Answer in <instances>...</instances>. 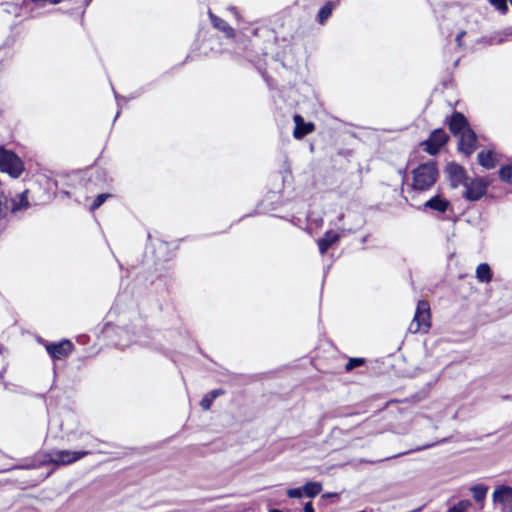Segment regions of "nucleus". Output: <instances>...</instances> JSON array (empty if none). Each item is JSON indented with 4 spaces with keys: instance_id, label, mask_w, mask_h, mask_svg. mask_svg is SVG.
I'll use <instances>...</instances> for the list:
<instances>
[{
    "instance_id": "nucleus-15",
    "label": "nucleus",
    "mask_w": 512,
    "mask_h": 512,
    "mask_svg": "<svg viewBox=\"0 0 512 512\" xmlns=\"http://www.w3.org/2000/svg\"><path fill=\"white\" fill-rule=\"evenodd\" d=\"M209 15H210L212 25L215 28L223 31L227 37L234 36V29L231 26H229L223 19L213 15L212 13H210Z\"/></svg>"
},
{
    "instance_id": "nucleus-16",
    "label": "nucleus",
    "mask_w": 512,
    "mask_h": 512,
    "mask_svg": "<svg viewBox=\"0 0 512 512\" xmlns=\"http://www.w3.org/2000/svg\"><path fill=\"white\" fill-rule=\"evenodd\" d=\"M224 394L222 389H215L207 393L201 400L200 406L203 410L207 411L211 408L213 401Z\"/></svg>"
},
{
    "instance_id": "nucleus-9",
    "label": "nucleus",
    "mask_w": 512,
    "mask_h": 512,
    "mask_svg": "<svg viewBox=\"0 0 512 512\" xmlns=\"http://www.w3.org/2000/svg\"><path fill=\"white\" fill-rule=\"evenodd\" d=\"M294 122L295 129L293 131V136L296 139H301L314 130V124L304 123L303 118L300 115L294 116Z\"/></svg>"
},
{
    "instance_id": "nucleus-2",
    "label": "nucleus",
    "mask_w": 512,
    "mask_h": 512,
    "mask_svg": "<svg viewBox=\"0 0 512 512\" xmlns=\"http://www.w3.org/2000/svg\"><path fill=\"white\" fill-rule=\"evenodd\" d=\"M90 451H72L54 449L46 454L45 463L54 464L56 466H67L73 464L85 456L89 455Z\"/></svg>"
},
{
    "instance_id": "nucleus-23",
    "label": "nucleus",
    "mask_w": 512,
    "mask_h": 512,
    "mask_svg": "<svg viewBox=\"0 0 512 512\" xmlns=\"http://www.w3.org/2000/svg\"><path fill=\"white\" fill-rule=\"evenodd\" d=\"M472 506L471 501L461 500L448 509L447 512H467Z\"/></svg>"
},
{
    "instance_id": "nucleus-24",
    "label": "nucleus",
    "mask_w": 512,
    "mask_h": 512,
    "mask_svg": "<svg viewBox=\"0 0 512 512\" xmlns=\"http://www.w3.org/2000/svg\"><path fill=\"white\" fill-rule=\"evenodd\" d=\"M499 176L504 182L512 184V164L502 167Z\"/></svg>"
},
{
    "instance_id": "nucleus-32",
    "label": "nucleus",
    "mask_w": 512,
    "mask_h": 512,
    "mask_svg": "<svg viewBox=\"0 0 512 512\" xmlns=\"http://www.w3.org/2000/svg\"><path fill=\"white\" fill-rule=\"evenodd\" d=\"M304 512H315L311 502H307L303 508Z\"/></svg>"
},
{
    "instance_id": "nucleus-25",
    "label": "nucleus",
    "mask_w": 512,
    "mask_h": 512,
    "mask_svg": "<svg viewBox=\"0 0 512 512\" xmlns=\"http://www.w3.org/2000/svg\"><path fill=\"white\" fill-rule=\"evenodd\" d=\"M500 13L506 14L508 11L507 0H488Z\"/></svg>"
},
{
    "instance_id": "nucleus-35",
    "label": "nucleus",
    "mask_w": 512,
    "mask_h": 512,
    "mask_svg": "<svg viewBox=\"0 0 512 512\" xmlns=\"http://www.w3.org/2000/svg\"><path fill=\"white\" fill-rule=\"evenodd\" d=\"M429 447H431V445H425V446L423 447V449H425V448H429Z\"/></svg>"
},
{
    "instance_id": "nucleus-27",
    "label": "nucleus",
    "mask_w": 512,
    "mask_h": 512,
    "mask_svg": "<svg viewBox=\"0 0 512 512\" xmlns=\"http://www.w3.org/2000/svg\"><path fill=\"white\" fill-rule=\"evenodd\" d=\"M8 211V200L7 197L0 192V220L4 218Z\"/></svg>"
},
{
    "instance_id": "nucleus-26",
    "label": "nucleus",
    "mask_w": 512,
    "mask_h": 512,
    "mask_svg": "<svg viewBox=\"0 0 512 512\" xmlns=\"http://www.w3.org/2000/svg\"><path fill=\"white\" fill-rule=\"evenodd\" d=\"M109 197H111V194L108 193L98 195L91 205V211L98 209Z\"/></svg>"
},
{
    "instance_id": "nucleus-34",
    "label": "nucleus",
    "mask_w": 512,
    "mask_h": 512,
    "mask_svg": "<svg viewBox=\"0 0 512 512\" xmlns=\"http://www.w3.org/2000/svg\"><path fill=\"white\" fill-rule=\"evenodd\" d=\"M343 217H344V215H343V214H341V215L339 216V221H342Z\"/></svg>"
},
{
    "instance_id": "nucleus-13",
    "label": "nucleus",
    "mask_w": 512,
    "mask_h": 512,
    "mask_svg": "<svg viewBox=\"0 0 512 512\" xmlns=\"http://www.w3.org/2000/svg\"><path fill=\"white\" fill-rule=\"evenodd\" d=\"M494 502L507 505L512 502V488L509 486L497 487L493 493Z\"/></svg>"
},
{
    "instance_id": "nucleus-19",
    "label": "nucleus",
    "mask_w": 512,
    "mask_h": 512,
    "mask_svg": "<svg viewBox=\"0 0 512 512\" xmlns=\"http://www.w3.org/2000/svg\"><path fill=\"white\" fill-rule=\"evenodd\" d=\"M322 490V485L318 482H307L304 486H303V492H304V495H306L307 497H315L316 495H318Z\"/></svg>"
},
{
    "instance_id": "nucleus-7",
    "label": "nucleus",
    "mask_w": 512,
    "mask_h": 512,
    "mask_svg": "<svg viewBox=\"0 0 512 512\" xmlns=\"http://www.w3.org/2000/svg\"><path fill=\"white\" fill-rule=\"evenodd\" d=\"M73 348V344L69 340H62L59 343L48 344L46 350L49 355L56 360H60L68 356Z\"/></svg>"
},
{
    "instance_id": "nucleus-20",
    "label": "nucleus",
    "mask_w": 512,
    "mask_h": 512,
    "mask_svg": "<svg viewBox=\"0 0 512 512\" xmlns=\"http://www.w3.org/2000/svg\"><path fill=\"white\" fill-rule=\"evenodd\" d=\"M470 490L472 492L473 498L477 502H482L486 498L488 487L484 485H474Z\"/></svg>"
},
{
    "instance_id": "nucleus-33",
    "label": "nucleus",
    "mask_w": 512,
    "mask_h": 512,
    "mask_svg": "<svg viewBox=\"0 0 512 512\" xmlns=\"http://www.w3.org/2000/svg\"><path fill=\"white\" fill-rule=\"evenodd\" d=\"M269 512H283V511L278 510V509H271Z\"/></svg>"
},
{
    "instance_id": "nucleus-10",
    "label": "nucleus",
    "mask_w": 512,
    "mask_h": 512,
    "mask_svg": "<svg viewBox=\"0 0 512 512\" xmlns=\"http://www.w3.org/2000/svg\"><path fill=\"white\" fill-rule=\"evenodd\" d=\"M450 203L440 195H436L426 201L423 205L424 209H431L439 213H444L449 208Z\"/></svg>"
},
{
    "instance_id": "nucleus-8",
    "label": "nucleus",
    "mask_w": 512,
    "mask_h": 512,
    "mask_svg": "<svg viewBox=\"0 0 512 512\" xmlns=\"http://www.w3.org/2000/svg\"><path fill=\"white\" fill-rule=\"evenodd\" d=\"M476 134L471 129H466L461 133L458 148L465 155H471L476 147Z\"/></svg>"
},
{
    "instance_id": "nucleus-30",
    "label": "nucleus",
    "mask_w": 512,
    "mask_h": 512,
    "mask_svg": "<svg viewBox=\"0 0 512 512\" xmlns=\"http://www.w3.org/2000/svg\"><path fill=\"white\" fill-rule=\"evenodd\" d=\"M32 2L44 6L45 4H59L62 0H31Z\"/></svg>"
},
{
    "instance_id": "nucleus-17",
    "label": "nucleus",
    "mask_w": 512,
    "mask_h": 512,
    "mask_svg": "<svg viewBox=\"0 0 512 512\" xmlns=\"http://www.w3.org/2000/svg\"><path fill=\"white\" fill-rule=\"evenodd\" d=\"M28 190L23 191L18 195L17 198L12 200V212H17L23 209H27L29 207V202L27 199Z\"/></svg>"
},
{
    "instance_id": "nucleus-1",
    "label": "nucleus",
    "mask_w": 512,
    "mask_h": 512,
    "mask_svg": "<svg viewBox=\"0 0 512 512\" xmlns=\"http://www.w3.org/2000/svg\"><path fill=\"white\" fill-rule=\"evenodd\" d=\"M438 175L434 162L420 164L412 170V188L416 191H427L437 182Z\"/></svg>"
},
{
    "instance_id": "nucleus-21",
    "label": "nucleus",
    "mask_w": 512,
    "mask_h": 512,
    "mask_svg": "<svg viewBox=\"0 0 512 512\" xmlns=\"http://www.w3.org/2000/svg\"><path fill=\"white\" fill-rule=\"evenodd\" d=\"M448 171H449L450 175L452 176L454 182H461L462 179L464 178V170L462 167H460L458 165H455V164L449 165Z\"/></svg>"
},
{
    "instance_id": "nucleus-6",
    "label": "nucleus",
    "mask_w": 512,
    "mask_h": 512,
    "mask_svg": "<svg viewBox=\"0 0 512 512\" xmlns=\"http://www.w3.org/2000/svg\"><path fill=\"white\" fill-rule=\"evenodd\" d=\"M464 197L470 201L479 200L486 192L487 184L481 180H472L465 185Z\"/></svg>"
},
{
    "instance_id": "nucleus-28",
    "label": "nucleus",
    "mask_w": 512,
    "mask_h": 512,
    "mask_svg": "<svg viewBox=\"0 0 512 512\" xmlns=\"http://www.w3.org/2000/svg\"><path fill=\"white\" fill-rule=\"evenodd\" d=\"M303 495V488H291L287 490V496L290 498H301Z\"/></svg>"
},
{
    "instance_id": "nucleus-14",
    "label": "nucleus",
    "mask_w": 512,
    "mask_h": 512,
    "mask_svg": "<svg viewBox=\"0 0 512 512\" xmlns=\"http://www.w3.org/2000/svg\"><path fill=\"white\" fill-rule=\"evenodd\" d=\"M478 162L484 168L491 169L496 166L498 159H497L496 154L491 150L481 151L478 154Z\"/></svg>"
},
{
    "instance_id": "nucleus-3",
    "label": "nucleus",
    "mask_w": 512,
    "mask_h": 512,
    "mask_svg": "<svg viewBox=\"0 0 512 512\" xmlns=\"http://www.w3.org/2000/svg\"><path fill=\"white\" fill-rule=\"evenodd\" d=\"M431 326L430 306L427 301H419L416 307L415 315L410 323L409 331L412 333L427 332Z\"/></svg>"
},
{
    "instance_id": "nucleus-5",
    "label": "nucleus",
    "mask_w": 512,
    "mask_h": 512,
    "mask_svg": "<svg viewBox=\"0 0 512 512\" xmlns=\"http://www.w3.org/2000/svg\"><path fill=\"white\" fill-rule=\"evenodd\" d=\"M448 140V135L442 129H436L430 137L421 143L423 149L430 155L437 154Z\"/></svg>"
},
{
    "instance_id": "nucleus-4",
    "label": "nucleus",
    "mask_w": 512,
    "mask_h": 512,
    "mask_svg": "<svg viewBox=\"0 0 512 512\" xmlns=\"http://www.w3.org/2000/svg\"><path fill=\"white\" fill-rule=\"evenodd\" d=\"M21 159L13 152L0 147V170L17 178L23 171Z\"/></svg>"
},
{
    "instance_id": "nucleus-11",
    "label": "nucleus",
    "mask_w": 512,
    "mask_h": 512,
    "mask_svg": "<svg viewBox=\"0 0 512 512\" xmlns=\"http://www.w3.org/2000/svg\"><path fill=\"white\" fill-rule=\"evenodd\" d=\"M466 118L461 113H454L449 123V129L453 134L462 133L464 130L469 129Z\"/></svg>"
},
{
    "instance_id": "nucleus-31",
    "label": "nucleus",
    "mask_w": 512,
    "mask_h": 512,
    "mask_svg": "<svg viewBox=\"0 0 512 512\" xmlns=\"http://www.w3.org/2000/svg\"><path fill=\"white\" fill-rule=\"evenodd\" d=\"M465 34H466V32H465V31H461V32H459V33L457 34V36H456V42H457V44H458V46H459V47H461V46H462V38L464 37V35H465Z\"/></svg>"
},
{
    "instance_id": "nucleus-29",
    "label": "nucleus",
    "mask_w": 512,
    "mask_h": 512,
    "mask_svg": "<svg viewBox=\"0 0 512 512\" xmlns=\"http://www.w3.org/2000/svg\"><path fill=\"white\" fill-rule=\"evenodd\" d=\"M362 364H363V359H361V358L350 359V361L346 365V370L349 371V370L353 369L354 367L360 366Z\"/></svg>"
},
{
    "instance_id": "nucleus-18",
    "label": "nucleus",
    "mask_w": 512,
    "mask_h": 512,
    "mask_svg": "<svg viewBox=\"0 0 512 512\" xmlns=\"http://www.w3.org/2000/svg\"><path fill=\"white\" fill-rule=\"evenodd\" d=\"M476 278L483 283H488L492 279L490 266L486 263L478 265L476 269Z\"/></svg>"
},
{
    "instance_id": "nucleus-22",
    "label": "nucleus",
    "mask_w": 512,
    "mask_h": 512,
    "mask_svg": "<svg viewBox=\"0 0 512 512\" xmlns=\"http://www.w3.org/2000/svg\"><path fill=\"white\" fill-rule=\"evenodd\" d=\"M333 10V4L331 2L326 3L318 13L319 23L323 24L331 15Z\"/></svg>"
},
{
    "instance_id": "nucleus-12",
    "label": "nucleus",
    "mask_w": 512,
    "mask_h": 512,
    "mask_svg": "<svg viewBox=\"0 0 512 512\" xmlns=\"http://www.w3.org/2000/svg\"><path fill=\"white\" fill-rule=\"evenodd\" d=\"M340 238V234L329 230L326 231L323 238L318 240L319 252L323 255Z\"/></svg>"
}]
</instances>
